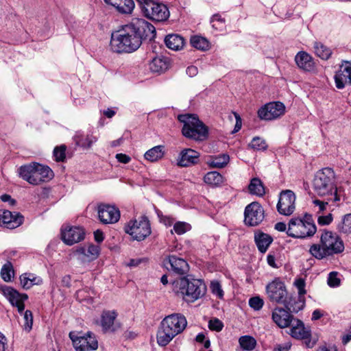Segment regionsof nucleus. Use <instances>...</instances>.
Returning a JSON list of instances; mask_svg holds the SVG:
<instances>
[{
	"mask_svg": "<svg viewBox=\"0 0 351 351\" xmlns=\"http://www.w3.org/2000/svg\"><path fill=\"white\" fill-rule=\"evenodd\" d=\"M210 23L213 27L217 31H221L226 27L224 19L221 18V16L217 14L212 16Z\"/></svg>",
	"mask_w": 351,
	"mask_h": 351,
	"instance_id": "nucleus-44",
	"label": "nucleus"
},
{
	"mask_svg": "<svg viewBox=\"0 0 351 351\" xmlns=\"http://www.w3.org/2000/svg\"><path fill=\"white\" fill-rule=\"evenodd\" d=\"M94 237L97 242L100 243L104 240V234L103 232L101 230H96L94 232Z\"/></svg>",
	"mask_w": 351,
	"mask_h": 351,
	"instance_id": "nucleus-58",
	"label": "nucleus"
},
{
	"mask_svg": "<svg viewBox=\"0 0 351 351\" xmlns=\"http://www.w3.org/2000/svg\"><path fill=\"white\" fill-rule=\"evenodd\" d=\"M191 44L197 49L206 51L209 49V42L207 39L199 36H194L191 38Z\"/></svg>",
	"mask_w": 351,
	"mask_h": 351,
	"instance_id": "nucleus-40",
	"label": "nucleus"
},
{
	"mask_svg": "<svg viewBox=\"0 0 351 351\" xmlns=\"http://www.w3.org/2000/svg\"><path fill=\"white\" fill-rule=\"evenodd\" d=\"M204 182L211 186H219L223 182V176L217 171L207 173L204 178Z\"/></svg>",
	"mask_w": 351,
	"mask_h": 351,
	"instance_id": "nucleus-37",
	"label": "nucleus"
},
{
	"mask_svg": "<svg viewBox=\"0 0 351 351\" xmlns=\"http://www.w3.org/2000/svg\"><path fill=\"white\" fill-rule=\"evenodd\" d=\"M125 230L126 233L137 241L144 240L151 234L150 223L146 216L129 221Z\"/></svg>",
	"mask_w": 351,
	"mask_h": 351,
	"instance_id": "nucleus-10",
	"label": "nucleus"
},
{
	"mask_svg": "<svg viewBox=\"0 0 351 351\" xmlns=\"http://www.w3.org/2000/svg\"><path fill=\"white\" fill-rule=\"evenodd\" d=\"M17 173L21 178L34 186L49 182L54 177L53 171L48 166L36 162L21 166Z\"/></svg>",
	"mask_w": 351,
	"mask_h": 351,
	"instance_id": "nucleus-4",
	"label": "nucleus"
},
{
	"mask_svg": "<svg viewBox=\"0 0 351 351\" xmlns=\"http://www.w3.org/2000/svg\"><path fill=\"white\" fill-rule=\"evenodd\" d=\"M337 230L342 234L348 235L351 233V213L344 215L337 225Z\"/></svg>",
	"mask_w": 351,
	"mask_h": 351,
	"instance_id": "nucleus-34",
	"label": "nucleus"
},
{
	"mask_svg": "<svg viewBox=\"0 0 351 351\" xmlns=\"http://www.w3.org/2000/svg\"><path fill=\"white\" fill-rule=\"evenodd\" d=\"M178 118L183 123L182 132L185 137L200 141L208 137V127L195 114H180Z\"/></svg>",
	"mask_w": 351,
	"mask_h": 351,
	"instance_id": "nucleus-7",
	"label": "nucleus"
},
{
	"mask_svg": "<svg viewBox=\"0 0 351 351\" xmlns=\"http://www.w3.org/2000/svg\"><path fill=\"white\" fill-rule=\"evenodd\" d=\"M75 144L83 149H89L92 145L97 141V138L92 134H85L77 132L73 137Z\"/></svg>",
	"mask_w": 351,
	"mask_h": 351,
	"instance_id": "nucleus-27",
	"label": "nucleus"
},
{
	"mask_svg": "<svg viewBox=\"0 0 351 351\" xmlns=\"http://www.w3.org/2000/svg\"><path fill=\"white\" fill-rule=\"evenodd\" d=\"M314 192L319 196L330 195L328 200L339 201L337 189L335 186V173L330 168L318 171L312 182Z\"/></svg>",
	"mask_w": 351,
	"mask_h": 351,
	"instance_id": "nucleus-5",
	"label": "nucleus"
},
{
	"mask_svg": "<svg viewBox=\"0 0 351 351\" xmlns=\"http://www.w3.org/2000/svg\"><path fill=\"white\" fill-rule=\"evenodd\" d=\"M272 319L281 328L289 327L293 319V315L283 308L278 307L272 312Z\"/></svg>",
	"mask_w": 351,
	"mask_h": 351,
	"instance_id": "nucleus-22",
	"label": "nucleus"
},
{
	"mask_svg": "<svg viewBox=\"0 0 351 351\" xmlns=\"http://www.w3.org/2000/svg\"><path fill=\"white\" fill-rule=\"evenodd\" d=\"M7 343V339L0 332V351L5 350V345Z\"/></svg>",
	"mask_w": 351,
	"mask_h": 351,
	"instance_id": "nucleus-57",
	"label": "nucleus"
},
{
	"mask_svg": "<svg viewBox=\"0 0 351 351\" xmlns=\"http://www.w3.org/2000/svg\"><path fill=\"white\" fill-rule=\"evenodd\" d=\"M23 319L25 320L24 328L27 331H30L33 325V315L31 311L27 310L24 313Z\"/></svg>",
	"mask_w": 351,
	"mask_h": 351,
	"instance_id": "nucleus-47",
	"label": "nucleus"
},
{
	"mask_svg": "<svg viewBox=\"0 0 351 351\" xmlns=\"http://www.w3.org/2000/svg\"><path fill=\"white\" fill-rule=\"evenodd\" d=\"M275 261H276V259H275L274 256H273L271 254L267 255V263L269 265H270L271 267H272L274 268L278 267L277 265H276Z\"/></svg>",
	"mask_w": 351,
	"mask_h": 351,
	"instance_id": "nucleus-59",
	"label": "nucleus"
},
{
	"mask_svg": "<svg viewBox=\"0 0 351 351\" xmlns=\"http://www.w3.org/2000/svg\"><path fill=\"white\" fill-rule=\"evenodd\" d=\"M156 36L153 25L143 19H134L111 36L110 46L117 53H131L138 49L143 40Z\"/></svg>",
	"mask_w": 351,
	"mask_h": 351,
	"instance_id": "nucleus-1",
	"label": "nucleus"
},
{
	"mask_svg": "<svg viewBox=\"0 0 351 351\" xmlns=\"http://www.w3.org/2000/svg\"><path fill=\"white\" fill-rule=\"evenodd\" d=\"M291 337L298 339H303L307 347H313L314 343L311 340V330L306 328L303 322L299 319L296 320L295 325H293L290 330Z\"/></svg>",
	"mask_w": 351,
	"mask_h": 351,
	"instance_id": "nucleus-21",
	"label": "nucleus"
},
{
	"mask_svg": "<svg viewBox=\"0 0 351 351\" xmlns=\"http://www.w3.org/2000/svg\"><path fill=\"white\" fill-rule=\"evenodd\" d=\"M249 146L257 151L261 150H265L267 148V145L265 142V141L260 137H254L251 143H250Z\"/></svg>",
	"mask_w": 351,
	"mask_h": 351,
	"instance_id": "nucleus-43",
	"label": "nucleus"
},
{
	"mask_svg": "<svg viewBox=\"0 0 351 351\" xmlns=\"http://www.w3.org/2000/svg\"><path fill=\"white\" fill-rule=\"evenodd\" d=\"M248 189L250 193L258 196H263L265 193L263 182L260 179L256 178L252 179Z\"/></svg>",
	"mask_w": 351,
	"mask_h": 351,
	"instance_id": "nucleus-36",
	"label": "nucleus"
},
{
	"mask_svg": "<svg viewBox=\"0 0 351 351\" xmlns=\"http://www.w3.org/2000/svg\"><path fill=\"white\" fill-rule=\"evenodd\" d=\"M98 217L104 224L117 223L120 219V211L114 206L100 204L97 207Z\"/></svg>",
	"mask_w": 351,
	"mask_h": 351,
	"instance_id": "nucleus-18",
	"label": "nucleus"
},
{
	"mask_svg": "<svg viewBox=\"0 0 351 351\" xmlns=\"http://www.w3.org/2000/svg\"><path fill=\"white\" fill-rule=\"evenodd\" d=\"M322 316V313H321V311L318 309L317 310H315L313 312V315H312V319L313 320H317L319 319Z\"/></svg>",
	"mask_w": 351,
	"mask_h": 351,
	"instance_id": "nucleus-61",
	"label": "nucleus"
},
{
	"mask_svg": "<svg viewBox=\"0 0 351 351\" xmlns=\"http://www.w3.org/2000/svg\"><path fill=\"white\" fill-rule=\"evenodd\" d=\"M20 283L24 289H29L34 285H39L43 283V280L33 274L25 273L20 276Z\"/></svg>",
	"mask_w": 351,
	"mask_h": 351,
	"instance_id": "nucleus-30",
	"label": "nucleus"
},
{
	"mask_svg": "<svg viewBox=\"0 0 351 351\" xmlns=\"http://www.w3.org/2000/svg\"><path fill=\"white\" fill-rule=\"evenodd\" d=\"M14 275L13 266L10 262H7L4 264L1 270V278L5 282L11 281L12 276Z\"/></svg>",
	"mask_w": 351,
	"mask_h": 351,
	"instance_id": "nucleus-42",
	"label": "nucleus"
},
{
	"mask_svg": "<svg viewBox=\"0 0 351 351\" xmlns=\"http://www.w3.org/2000/svg\"><path fill=\"white\" fill-rule=\"evenodd\" d=\"M265 218V211L257 202L248 204L244 212V223L248 226H258Z\"/></svg>",
	"mask_w": 351,
	"mask_h": 351,
	"instance_id": "nucleus-12",
	"label": "nucleus"
},
{
	"mask_svg": "<svg viewBox=\"0 0 351 351\" xmlns=\"http://www.w3.org/2000/svg\"><path fill=\"white\" fill-rule=\"evenodd\" d=\"M187 326L186 317L180 313L166 316L160 322L156 339L160 346H166L178 335L182 333Z\"/></svg>",
	"mask_w": 351,
	"mask_h": 351,
	"instance_id": "nucleus-2",
	"label": "nucleus"
},
{
	"mask_svg": "<svg viewBox=\"0 0 351 351\" xmlns=\"http://www.w3.org/2000/svg\"><path fill=\"white\" fill-rule=\"evenodd\" d=\"M314 50L315 54L322 60H328L332 54L331 49L319 42L314 43Z\"/></svg>",
	"mask_w": 351,
	"mask_h": 351,
	"instance_id": "nucleus-38",
	"label": "nucleus"
},
{
	"mask_svg": "<svg viewBox=\"0 0 351 351\" xmlns=\"http://www.w3.org/2000/svg\"><path fill=\"white\" fill-rule=\"evenodd\" d=\"M169 67V63L167 59L162 58H155L149 64V69L153 73H162L165 71Z\"/></svg>",
	"mask_w": 351,
	"mask_h": 351,
	"instance_id": "nucleus-33",
	"label": "nucleus"
},
{
	"mask_svg": "<svg viewBox=\"0 0 351 351\" xmlns=\"http://www.w3.org/2000/svg\"><path fill=\"white\" fill-rule=\"evenodd\" d=\"M75 253L80 256L84 261H91L96 259L99 253V247L95 245H89L87 247H78Z\"/></svg>",
	"mask_w": 351,
	"mask_h": 351,
	"instance_id": "nucleus-24",
	"label": "nucleus"
},
{
	"mask_svg": "<svg viewBox=\"0 0 351 351\" xmlns=\"http://www.w3.org/2000/svg\"><path fill=\"white\" fill-rule=\"evenodd\" d=\"M1 291L12 306L17 308L19 313H22L25 308L24 302L27 300L26 293H20L14 288L8 286H3Z\"/></svg>",
	"mask_w": 351,
	"mask_h": 351,
	"instance_id": "nucleus-16",
	"label": "nucleus"
},
{
	"mask_svg": "<svg viewBox=\"0 0 351 351\" xmlns=\"http://www.w3.org/2000/svg\"><path fill=\"white\" fill-rule=\"evenodd\" d=\"M66 147L64 145H62L58 147H56L53 149V156L56 162H64L66 158Z\"/></svg>",
	"mask_w": 351,
	"mask_h": 351,
	"instance_id": "nucleus-45",
	"label": "nucleus"
},
{
	"mask_svg": "<svg viewBox=\"0 0 351 351\" xmlns=\"http://www.w3.org/2000/svg\"><path fill=\"white\" fill-rule=\"evenodd\" d=\"M141 262V261L140 259H131L128 265L130 267H135L138 265Z\"/></svg>",
	"mask_w": 351,
	"mask_h": 351,
	"instance_id": "nucleus-63",
	"label": "nucleus"
},
{
	"mask_svg": "<svg viewBox=\"0 0 351 351\" xmlns=\"http://www.w3.org/2000/svg\"><path fill=\"white\" fill-rule=\"evenodd\" d=\"M338 273L332 271L329 274L328 278V285L330 287H337L340 285L341 280L337 277Z\"/></svg>",
	"mask_w": 351,
	"mask_h": 351,
	"instance_id": "nucleus-49",
	"label": "nucleus"
},
{
	"mask_svg": "<svg viewBox=\"0 0 351 351\" xmlns=\"http://www.w3.org/2000/svg\"><path fill=\"white\" fill-rule=\"evenodd\" d=\"M104 114L108 118H112L115 114V112L112 109L108 108L104 112Z\"/></svg>",
	"mask_w": 351,
	"mask_h": 351,
	"instance_id": "nucleus-64",
	"label": "nucleus"
},
{
	"mask_svg": "<svg viewBox=\"0 0 351 351\" xmlns=\"http://www.w3.org/2000/svg\"><path fill=\"white\" fill-rule=\"evenodd\" d=\"M275 229L280 232H284L287 230L286 224L283 222H278L276 223Z\"/></svg>",
	"mask_w": 351,
	"mask_h": 351,
	"instance_id": "nucleus-60",
	"label": "nucleus"
},
{
	"mask_svg": "<svg viewBox=\"0 0 351 351\" xmlns=\"http://www.w3.org/2000/svg\"><path fill=\"white\" fill-rule=\"evenodd\" d=\"M295 195L291 190L282 191L279 195L277 210L281 215H291L295 208Z\"/></svg>",
	"mask_w": 351,
	"mask_h": 351,
	"instance_id": "nucleus-14",
	"label": "nucleus"
},
{
	"mask_svg": "<svg viewBox=\"0 0 351 351\" xmlns=\"http://www.w3.org/2000/svg\"><path fill=\"white\" fill-rule=\"evenodd\" d=\"M285 112V106L282 102H270L258 110V116L262 120L271 121L283 115Z\"/></svg>",
	"mask_w": 351,
	"mask_h": 351,
	"instance_id": "nucleus-15",
	"label": "nucleus"
},
{
	"mask_svg": "<svg viewBox=\"0 0 351 351\" xmlns=\"http://www.w3.org/2000/svg\"><path fill=\"white\" fill-rule=\"evenodd\" d=\"M337 88L342 89L346 85H351V62L345 61L339 66L335 75Z\"/></svg>",
	"mask_w": 351,
	"mask_h": 351,
	"instance_id": "nucleus-20",
	"label": "nucleus"
},
{
	"mask_svg": "<svg viewBox=\"0 0 351 351\" xmlns=\"http://www.w3.org/2000/svg\"><path fill=\"white\" fill-rule=\"evenodd\" d=\"M223 324L221 320L217 318L210 319L208 322V328L211 330L219 332L222 330Z\"/></svg>",
	"mask_w": 351,
	"mask_h": 351,
	"instance_id": "nucleus-50",
	"label": "nucleus"
},
{
	"mask_svg": "<svg viewBox=\"0 0 351 351\" xmlns=\"http://www.w3.org/2000/svg\"><path fill=\"white\" fill-rule=\"evenodd\" d=\"M230 158L227 154H221L218 156L213 157L209 162V165L215 168H223L229 162Z\"/></svg>",
	"mask_w": 351,
	"mask_h": 351,
	"instance_id": "nucleus-41",
	"label": "nucleus"
},
{
	"mask_svg": "<svg viewBox=\"0 0 351 351\" xmlns=\"http://www.w3.org/2000/svg\"><path fill=\"white\" fill-rule=\"evenodd\" d=\"M115 158L119 162L123 164H128L131 160V158L125 154H117Z\"/></svg>",
	"mask_w": 351,
	"mask_h": 351,
	"instance_id": "nucleus-55",
	"label": "nucleus"
},
{
	"mask_svg": "<svg viewBox=\"0 0 351 351\" xmlns=\"http://www.w3.org/2000/svg\"><path fill=\"white\" fill-rule=\"evenodd\" d=\"M263 304V300L258 296L251 298L249 300L250 306L255 311H258L261 309Z\"/></svg>",
	"mask_w": 351,
	"mask_h": 351,
	"instance_id": "nucleus-48",
	"label": "nucleus"
},
{
	"mask_svg": "<svg viewBox=\"0 0 351 351\" xmlns=\"http://www.w3.org/2000/svg\"><path fill=\"white\" fill-rule=\"evenodd\" d=\"M117 314L115 311H104L101 315V325L103 330L106 332L108 331H114V322L117 318Z\"/></svg>",
	"mask_w": 351,
	"mask_h": 351,
	"instance_id": "nucleus-28",
	"label": "nucleus"
},
{
	"mask_svg": "<svg viewBox=\"0 0 351 351\" xmlns=\"http://www.w3.org/2000/svg\"><path fill=\"white\" fill-rule=\"evenodd\" d=\"M165 42L169 49L175 51L181 49L184 45V39L178 34L167 35L165 37Z\"/></svg>",
	"mask_w": 351,
	"mask_h": 351,
	"instance_id": "nucleus-31",
	"label": "nucleus"
},
{
	"mask_svg": "<svg viewBox=\"0 0 351 351\" xmlns=\"http://www.w3.org/2000/svg\"><path fill=\"white\" fill-rule=\"evenodd\" d=\"M295 61L298 67L306 71H311L315 69L313 58L305 51H300L295 57Z\"/></svg>",
	"mask_w": 351,
	"mask_h": 351,
	"instance_id": "nucleus-25",
	"label": "nucleus"
},
{
	"mask_svg": "<svg viewBox=\"0 0 351 351\" xmlns=\"http://www.w3.org/2000/svg\"><path fill=\"white\" fill-rule=\"evenodd\" d=\"M191 229L189 223L182 221L176 222L173 226V230L178 234H183Z\"/></svg>",
	"mask_w": 351,
	"mask_h": 351,
	"instance_id": "nucleus-46",
	"label": "nucleus"
},
{
	"mask_svg": "<svg viewBox=\"0 0 351 351\" xmlns=\"http://www.w3.org/2000/svg\"><path fill=\"white\" fill-rule=\"evenodd\" d=\"M294 285L298 290L300 298L306 294L305 281L302 278L297 279L295 281Z\"/></svg>",
	"mask_w": 351,
	"mask_h": 351,
	"instance_id": "nucleus-52",
	"label": "nucleus"
},
{
	"mask_svg": "<svg viewBox=\"0 0 351 351\" xmlns=\"http://www.w3.org/2000/svg\"><path fill=\"white\" fill-rule=\"evenodd\" d=\"M254 241L258 250L261 253H265L273 241V239L270 235L262 232H259L255 233Z\"/></svg>",
	"mask_w": 351,
	"mask_h": 351,
	"instance_id": "nucleus-29",
	"label": "nucleus"
},
{
	"mask_svg": "<svg viewBox=\"0 0 351 351\" xmlns=\"http://www.w3.org/2000/svg\"><path fill=\"white\" fill-rule=\"evenodd\" d=\"M344 248L343 242L339 235L325 230L320 236V243L313 244L310 247L309 252L315 258L322 260L342 253Z\"/></svg>",
	"mask_w": 351,
	"mask_h": 351,
	"instance_id": "nucleus-3",
	"label": "nucleus"
},
{
	"mask_svg": "<svg viewBox=\"0 0 351 351\" xmlns=\"http://www.w3.org/2000/svg\"><path fill=\"white\" fill-rule=\"evenodd\" d=\"M168 260L171 270L176 274L184 275L188 272L189 265L183 258L176 256H169Z\"/></svg>",
	"mask_w": 351,
	"mask_h": 351,
	"instance_id": "nucleus-26",
	"label": "nucleus"
},
{
	"mask_svg": "<svg viewBox=\"0 0 351 351\" xmlns=\"http://www.w3.org/2000/svg\"><path fill=\"white\" fill-rule=\"evenodd\" d=\"M186 72L189 77H192L197 75V74L198 73V69L195 66H189L187 67Z\"/></svg>",
	"mask_w": 351,
	"mask_h": 351,
	"instance_id": "nucleus-56",
	"label": "nucleus"
},
{
	"mask_svg": "<svg viewBox=\"0 0 351 351\" xmlns=\"http://www.w3.org/2000/svg\"><path fill=\"white\" fill-rule=\"evenodd\" d=\"M23 223V216L19 213H12L8 210H0V226L14 229Z\"/></svg>",
	"mask_w": 351,
	"mask_h": 351,
	"instance_id": "nucleus-19",
	"label": "nucleus"
},
{
	"mask_svg": "<svg viewBox=\"0 0 351 351\" xmlns=\"http://www.w3.org/2000/svg\"><path fill=\"white\" fill-rule=\"evenodd\" d=\"M317 228L311 216L306 214L303 218L294 217L288 223L287 234L293 238L304 239L313 237Z\"/></svg>",
	"mask_w": 351,
	"mask_h": 351,
	"instance_id": "nucleus-8",
	"label": "nucleus"
},
{
	"mask_svg": "<svg viewBox=\"0 0 351 351\" xmlns=\"http://www.w3.org/2000/svg\"><path fill=\"white\" fill-rule=\"evenodd\" d=\"M176 293L187 302H193L204 295L205 284L198 279L182 278L173 283Z\"/></svg>",
	"mask_w": 351,
	"mask_h": 351,
	"instance_id": "nucleus-6",
	"label": "nucleus"
},
{
	"mask_svg": "<svg viewBox=\"0 0 351 351\" xmlns=\"http://www.w3.org/2000/svg\"><path fill=\"white\" fill-rule=\"evenodd\" d=\"M239 343L243 350L247 351L253 350L256 346V339L249 335L241 337L239 339Z\"/></svg>",
	"mask_w": 351,
	"mask_h": 351,
	"instance_id": "nucleus-39",
	"label": "nucleus"
},
{
	"mask_svg": "<svg viewBox=\"0 0 351 351\" xmlns=\"http://www.w3.org/2000/svg\"><path fill=\"white\" fill-rule=\"evenodd\" d=\"M266 292L272 302L284 304L287 296L285 284L279 280H274L266 287Z\"/></svg>",
	"mask_w": 351,
	"mask_h": 351,
	"instance_id": "nucleus-13",
	"label": "nucleus"
},
{
	"mask_svg": "<svg viewBox=\"0 0 351 351\" xmlns=\"http://www.w3.org/2000/svg\"><path fill=\"white\" fill-rule=\"evenodd\" d=\"M210 289L213 293L217 295L219 298H222L223 295V291L221 289V285L217 281H213L210 283Z\"/></svg>",
	"mask_w": 351,
	"mask_h": 351,
	"instance_id": "nucleus-51",
	"label": "nucleus"
},
{
	"mask_svg": "<svg viewBox=\"0 0 351 351\" xmlns=\"http://www.w3.org/2000/svg\"><path fill=\"white\" fill-rule=\"evenodd\" d=\"M313 203L315 206L318 207V213L324 212L326 208V206L328 205L327 202H324L319 199H315Z\"/></svg>",
	"mask_w": 351,
	"mask_h": 351,
	"instance_id": "nucleus-54",
	"label": "nucleus"
},
{
	"mask_svg": "<svg viewBox=\"0 0 351 351\" xmlns=\"http://www.w3.org/2000/svg\"><path fill=\"white\" fill-rule=\"evenodd\" d=\"M199 154L192 149H184L179 155L177 164L180 167H186L197 164Z\"/></svg>",
	"mask_w": 351,
	"mask_h": 351,
	"instance_id": "nucleus-23",
	"label": "nucleus"
},
{
	"mask_svg": "<svg viewBox=\"0 0 351 351\" xmlns=\"http://www.w3.org/2000/svg\"><path fill=\"white\" fill-rule=\"evenodd\" d=\"M289 348H290V346H288V345H286V346L278 345L274 351H288Z\"/></svg>",
	"mask_w": 351,
	"mask_h": 351,
	"instance_id": "nucleus-62",
	"label": "nucleus"
},
{
	"mask_svg": "<svg viewBox=\"0 0 351 351\" xmlns=\"http://www.w3.org/2000/svg\"><path fill=\"white\" fill-rule=\"evenodd\" d=\"M332 221V214H328L325 216H319L317 219V222L319 225L325 226L330 224Z\"/></svg>",
	"mask_w": 351,
	"mask_h": 351,
	"instance_id": "nucleus-53",
	"label": "nucleus"
},
{
	"mask_svg": "<svg viewBox=\"0 0 351 351\" xmlns=\"http://www.w3.org/2000/svg\"><path fill=\"white\" fill-rule=\"evenodd\" d=\"M69 337L76 351H92L98 348L97 339L90 332L84 335H75L71 332Z\"/></svg>",
	"mask_w": 351,
	"mask_h": 351,
	"instance_id": "nucleus-11",
	"label": "nucleus"
},
{
	"mask_svg": "<svg viewBox=\"0 0 351 351\" xmlns=\"http://www.w3.org/2000/svg\"><path fill=\"white\" fill-rule=\"evenodd\" d=\"M165 154L164 146L157 145L147 151L145 158L150 162H156L161 159Z\"/></svg>",
	"mask_w": 351,
	"mask_h": 351,
	"instance_id": "nucleus-32",
	"label": "nucleus"
},
{
	"mask_svg": "<svg viewBox=\"0 0 351 351\" xmlns=\"http://www.w3.org/2000/svg\"><path fill=\"white\" fill-rule=\"evenodd\" d=\"M84 237L85 232L82 227L65 226L61 229V239L68 245L79 243Z\"/></svg>",
	"mask_w": 351,
	"mask_h": 351,
	"instance_id": "nucleus-17",
	"label": "nucleus"
},
{
	"mask_svg": "<svg viewBox=\"0 0 351 351\" xmlns=\"http://www.w3.org/2000/svg\"><path fill=\"white\" fill-rule=\"evenodd\" d=\"M144 15L153 21H164L169 16V11L166 5L159 1H139Z\"/></svg>",
	"mask_w": 351,
	"mask_h": 351,
	"instance_id": "nucleus-9",
	"label": "nucleus"
},
{
	"mask_svg": "<svg viewBox=\"0 0 351 351\" xmlns=\"http://www.w3.org/2000/svg\"><path fill=\"white\" fill-rule=\"evenodd\" d=\"M121 14H131L134 8V1H114L111 3Z\"/></svg>",
	"mask_w": 351,
	"mask_h": 351,
	"instance_id": "nucleus-35",
	"label": "nucleus"
}]
</instances>
